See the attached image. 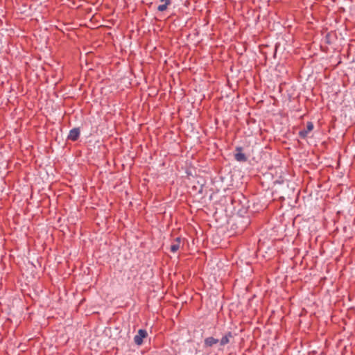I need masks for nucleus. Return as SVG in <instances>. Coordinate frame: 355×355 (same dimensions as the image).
Returning <instances> with one entry per match:
<instances>
[{
	"instance_id": "20e7f679",
	"label": "nucleus",
	"mask_w": 355,
	"mask_h": 355,
	"mask_svg": "<svg viewBox=\"0 0 355 355\" xmlns=\"http://www.w3.org/2000/svg\"><path fill=\"white\" fill-rule=\"evenodd\" d=\"M219 342V340L217 338H215L212 336L207 337L204 340V347H211L214 345L217 344Z\"/></svg>"
},
{
	"instance_id": "6e6552de",
	"label": "nucleus",
	"mask_w": 355,
	"mask_h": 355,
	"mask_svg": "<svg viewBox=\"0 0 355 355\" xmlns=\"http://www.w3.org/2000/svg\"><path fill=\"white\" fill-rule=\"evenodd\" d=\"M160 1L164 3L158 6L157 10L159 12H164L166 10L168 6L171 4L172 0H160Z\"/></svg>"
},
{
	"instance_id": "1a4fd4ad",
	"label": "nucleus",
	"mask_w": 355,
	"mask_h": 355,
	"mask_svg": "<svg viewBox=\"0 0 355 355\" xmlns=\"http://www.w3.org/2000/svg\"><path fill=\"white\" fill-rule=\"evenodd\" d=\"M180 238L178 237L176 238L175 241L171 244L170 250L172 252H176L179 248L180 245Z\"/></svg>"
},
{
	"instance_id": "0eeeda50",
	"label": "nucleus",
	"mask_w": 355,
	"mask_h": 355,
	"mask_svg": "<svg viewBox=\"0 0 355 355\" xmlns=\"http://www.w3.org/2000/svg\"><path fill=\"white\" fill-rule=\"evenodd\" d=\"M160 1L164 3L158 6L157 10L159 12H164L166 10L168 6L171 4L172 0H160Z\"/></svg>"
},
{
	"instance_id": "39448f33",
	"label": "nucleus",
	"mask_w": 355,
	"mask_h": 355,
	"mask_svg": "<svg viewBox=\"0 0 355 355\" xmlns=\"http://www.w3.org/2000/svg\"><path fill=\"white\" fill-rule=\"evenodd\" d=\"M80 135V130L78 128H73L70 130L68 138L71 141H76Z\"/></svg>"
},
{
	"instance_id": "7ed1b4c3",
	"label": "nucleus",
	"mask_w": 355,
	"mask_h": 355,
	"mask_svg": "<svg viewBox=\"0 0 355 355\" xmlns=\"http://www.w3.org/2000/svg\"><path fill=\"white\" fill-rule=\"evenodd\" d=\"M313 124L312 122H307L306 127L305 129L302 130L299 132V135L301 138H305L308 136L309 133L313 129Z\"/></svg>"
},
{
	"instance_id": "423d86ee",
	"label": "nucleus",
	"mask_w": 355,
	"mask_h": 355,
	"mask_svg": "<svg viewBox=\"0 0 355 355\" xmlns=\"http://www.w3.org/2000/svg\"><path fill=\"white\" fill-rule=\"evenodd\" d=\"M236 150L239 152L234 155L236 160L238 162H246L247 157L245 155L241 152V148H237Z\"/></svg>"
},
{
	"instance_id": "f03ea898",
	"label": "nucleus",
	"mask_w": 355,
	"mask_h": 355,
	"mask_svg": "<svg viewBox=\"0 0 355 355\" xmlns=\"http://www.w3.org/2000/svg\"><path fill=\"white\" fill-rule=\"evenodd\" d=\"M234 335L231 331H228L219 340L220 346H225V345L230 343L231 340H233Z\"/></svg>"
},
{
	"instance_id": "f257e3e1",
	"label": "nucleus",
	"mask_w": 355,
	"mask_h": 355,
	"mask_svg": "<svg viewBox=\"0 0 355 355\" xmlns=\"http://www.w3.org/2000/svg\"><path fill=\"white\" fill-rule=\"evenodd\" d=\"M148 336L147 331L145 329H139L134 337V342L137 345H141L143 343V340Z\"/></svg>"
}]
</instances>
